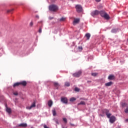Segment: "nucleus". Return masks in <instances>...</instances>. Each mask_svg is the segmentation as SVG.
Returning a JSON list of instances; mask_svg holds the SVG:
<instances>
[{"label":"nucleus","mask_w":128,"mask_h":128,"mask_svg":"<svg viewBox=\"0 0 128 128\" xmlns=\"http://www.w3.org/2000/svg\"><path fill=\"white\" fill-rule=\"evenodd\" d=\"M103 113L106 114L107 118H110V122L111 124H114V122H116V116H112V114L110 113V110H108V109L104 110Z\"/></svg>","instance_id":"1"},{"label":"nucleus","mask_w":128,"mask_h":128,"mask_svg":"<svg viewBox=\"0 0 128 128\" xmlns=\"http://www.w3.org/2000/svg\"><path fill=\"white\" fill-rule=\"evenodd\" d=\"M48 8L49 10H50V12H56L58 10V6L54 4L50 5L48 7Z\"/></svg>","instance_id":"2"},{"label":"nucleus","mask_w":128,"mask_h":128,"mask_svg":"<svg viewBox=\"0 0 128 128\" xmlns=\"http://www.w3.org/2000/svg\"><path fill=\"white\" fill-rule=\"evenodd\" d=\"M26 86V84H28V82L26 81H22L20 82L14 83L13 85V88H16V86Z\"/></svg>","instance_id":"3"},{"label":"nucleus","mask_w":128,"mask_h":128,"mask_svg":"<svg viewBox=\"0 0 128 128\" xmlns=\"http://www.w3.org/2000/svg\"><path fill=\"white\" fill-rule=\"evenodd\" d=\"M75 8L77 12H82L83 10L82 6V5L77 4Z\"/></svg>","instance_id":"4"},{"label":"nucleus","mask_w":128,"mask_h":128,"mask_svg":"<svg viewBox=\"0 0 128 128\" xmlns=\"http://www.w3.org/2000/svg\"><path fill=\"white\" fill-rule=\"evenodd\" d=\"M82 74V71L80 70L77 72L72 74L73 76L75 78H80Z\"/></svg>","instance_id":"5"},{"label":"nucleus","mask_w":128,"mask_h":128,"mask_svg":"<svg viewBox=\"0 0 128 128\" xmlns=\"http://www.w3.org/2000/svg\"><path fill=\"white\" fill-rule=\"evenodd\" d=\"M98 14H100V12L98 10H95L91 13V16H98Z\"/></svg>","instance_id":"6"},{"label":"nucleus","mask_w":128,"mask_h":128,"mask_svg":"<svg viewBox=\"0 0 128 128\" xmlns=\"http://www.w3.org/2000/svg\"><path fill=\"white\" fill-rule=\"evenodd\" d=\"M32 108H36V101H34L30 106L27 107V108H28V110H32Z\"/></svg>","instance_id":"7"},{"label":"nucleus","mask_w":128,"mask_h":128,"mask_svg":"<svg viewBox=\"0 0 128 128\" xmlns=\"http://www.w3.org/2000/svg\"><path fill=\"white\" fill-rule=\"evenodd\" d=\"M61 102H63V104H68V98H62Z\"/></svg>","instance_id":"8"},{"label":"nucleus","mask_w":128,"mask_h":128,"mask_svg":"<svg viewBox=\"0 0 128 128\" xmlns=\"http://www.w3.org/2000/svg\"><path fill=\"white\" fill-rule=\"evenodd\" d=\"M6 112H8V114H12V109L8 107L7 104L6 105Z\"/></svg>","instance_id":"9"},{"label":"nucleus","mask_w":128,"mask_h":128,"mask_svg":"<svg viewBox=\"0 0 128 128\" xmlns=\"http://www.w3.org/2000/svg\"><path fill=\"white\" fill-rule=\"evenodd\" d=\"M116 78V77H114V75H110L108 77V80H112Z\"/></svg>","instance_id":"10"},{"label":"nucleus","mask_w":128,"mask_h":128,"mask_svg":"<svg viewBox=\"0 0 128 128\" xmlns=\"http://www.w3.org/2000/svg\"><path fill=\"white\" fill-rule=\"evenodd\" d=\"M18 126L22 128H26L28 126V124H26L22 123L18 125Z\"/></svg>","instance_id":"11"},{"label":"nucleus","mask_w":128,"mask_h":128,"mask_svg":"<svg viewBox=\"0 0 128 128\" xmlns=\"http://www.w3.org/2000/svg\"><path fill=\"white\" fill-rule=\"evenodd\" d=\"M80 22V19L79 18H76L74 19L73 22V24H78Z\"/></svg>","instance_id":"12"},{"label":"nucleus","mask_w":128,"mask_h":128,"mask_svg":"<svg viewBox=\"0 0 128 128\" xmlns=\"http://www.w3.org/2000/svg\"><path fill=\"white\" fill-rule=\"evenodd\" d=\"M103 18H104L106 20H110V16L108 15V13H106Z\"/></svg>","instance_id":"13"},{"label":"nucleus","mask_w":128,"mask_h":128,"mask_svg":"<svg viewBox=\"0 0 128 128\" xmlns=\"http://www.w3.org/2000/svg\"><path fill=\"white\" fill-rule=\"evenodd\" d=\"M106 12L104 11L101 10L99 12V14L101 16H104V14H106Z\"/></svg>","instance_id":"14"},{"label":"nucleus","mask_w":128,"mask_h":128,"mask_svg":"<svg viewBox=\"0 0 128 128\" xmlns=\"http://www.w3.org/2000/svg\"><path fill=\"white\" fill-rule=\"evenodd\" d=\"M112 84V82H110L107 83H106L105 86H110Z\"/></svg>","instance_id":"15"},{"label":"nucleus","mask_w":128,"mask_h":128,"mask_svg":"<svg viewBox=\"0 0 128 128\" xmlns=\"http://www.w3.org/2000/svg\"><path fill=\"white\" fill-rule=\"evenodd\" d=\"M48 106H50H50H52V101L51 100H49L48 102Z\"/></svg>","instance_id":"16"},{"label":"nucleus","mask_w":128,"mask_h":128,"mask_svg":"<svg viewBox=\"0 0 128 128\" xmlns=\"http://www.w3.org/2000/svg\"><path fill=\"white\" fill-rule=\"evenodd\" d=\"M52 112L54 116H56V109L52 110Z\"/></svg>","instance_id":"17"},{"label":"nucleus","mask_w":128,"mask_h":128,"mask_svg":"<svg viewBox=\"0 0 128 128\" xmlns=\"http://www.w3.org/2000/svg\"><path fill=\"white\" fill-rule=\"evenodd\" d=\"M86 38H87V40H90V34H86Z\"/></svg>","instance_id":"18"},{"label":"nucleus","mask_w":128,"mask_h":128,"mask_svg":"<svg viewBox=\"0 0 128 128\" xmlns=\"http://www.w3.org/2000/svg\"><path fill=\"white\" fill-rule=\"evenodd\" d=\"M98 74L96 73V72H92L91 74V75L92 76H98Z\"/></svg>","instance_id":"19"},{"label":"nucleus","mask_w":128,"mask_h":128,"mask_svg":"<svg viewBox=\"0 0 128 128\" xmlns=\"http://www.w3.org/2000/svg\"><path fill=\"white\" fill-rule=\"evenodd\" d=\"M54 86L56 88H58V86H60V84H58V82H54Z\"/></svg>","instance_id":"20"},{"label":"nucleus","mask_w":128,"mask_h":128,"mask_svg":"<svg viewBox=\"0 0 128 128\" xmlns=\"http://www.w3.org/2000/svg\"><path fill=\"white\" fill-rule=\"evenodd\" d=\"M70 102H74V100H76V98H72L70 100Z\"/></svg>","instance_id":"21"},{"label":"nucleus","mask_w":128,"mask_h":128,"mask_svg":"<svg viewBox=\"0 0 128 128\" xmlns=\"http://www.w3.org/2000/svg\"><path fill=\"white\" fill-rule=\"evenodd\" d=\"M80 104L84 105V104H86V102L84 101H81L78 104V106H80Z\"/></svg>","instance_id":"22"},{"label":"nucleus","mask_w":128,"mask_h":128,"mask_svg":"<svg viewBox=\"0 0 128 128\" xmlns=\"http://www.w3.org/2000/svg\"><path fill=\"white\" fill-rule=\"evenodd\" d=\"M65 86H70V82H65Z\"/></svg>","instance_id":"23"},{"label":"nucleus","mask_w":128,"mask_h":128,"mask_svg":"<svg viewBox=\"0 0 128 128\" xmlns=\"http://www.w3.org/2000/svg\"><path fill=\"white\" fill-rule=\"evenodd\" d=\"M64 20H66V18L62 17L60 19V22H64Z\"/></svg>","instance_id":"24"},{"label":"nucleus","mask_w":128,"mask_h":128,"mask_svg":"<svg viewBox=\"0 0 128 128\" xmlns=\"http://www.w3.org/2000/svg\"><path fill=\"white\" fill-rule=\"evenodd\" d=\"M118 32V30L116 29H112V32H113V33H116Z\"/></svg>","instance_id":"25"},{"label":"nucleus","mask_w":128,"mask_h":128,"mask_svg":"<svg viewBox=\"0 0 128 128\" xmlns=\"http://www.w3.org/2000/svg\"><path fill=\"white\" fill-rule=\"evenodd\" d=\"M63 120L65 124H66L68 122V120H66V118H63Z\"/></svg>","instance_id":"26"},{"label":"nucleus","mask_w":128,"mask_h":128,"mask_svg":"<svg viewBox=\"0 0 128 128\" xmlns=\"http://www.w3.org/2000/svg\"><path fill=\"white\" fill-rule=\"evenodd\" d=\"M74 90L75 92H80V88H75V89H74Z\"/></svg>","instance_id":"27"},{"label":"nucleus","mask_w":128,"mask_h":128,"mask_svg":"<svg viewBox=\"0 0 128 128\" xmlns=\"http://www.w3.org/2000/svg\"><path fill=\"white\" fill-rule=\"evenodd\" d=\"M30 26H34V22H32V21L30 24Z\"/></svg>","instance_id":"28"},{"label":"nucleus","mask_w":128,"mask_h":128,"mask_svg":"<svg viewBox=\"0 0 128 128\" xmlns=\"http://www.w3.org/2000/svg\"><path fill=\"white\" fill-rule=\"evenodd\" d=\"M126 114H128V107L124 110Z\"/></svg>","instance_id":"29"},{"label":"nucleus","mask_w":128,"mask_h":128,"mask_svg":"<svg viewBox=\"0 0 128 128\" xmlns=\"http://www.w3.org/2000/svg\"><path fill=\"white\" fill-rule=\"evenodd\" d=\"M38 32H40V34H42V28H39Z\"/></svg>","instance_id":"30"},{"label":"nucleus","mask_w":128,"mask_h":128,"mask_svg":"<svg viewBox=\"0 0 128 128\" xmlns=\"http://www.w3.org/2000/svg\"><path fill=\"white\" fill-rule=\"evenodd\" d=\"M14 96H18V92H14Z\"/></svg>","instance_id":"31"},{"label":"nucleus","mask_w":128,"mask_h":128,"mask_svg":"<svg viewBox=\"0 0 128 128\" xmlns=\"http://www.w3.org/2000/svg\"><path fill=\"white\" fill-rule=\"evenodd\" d=\"M78 50H82V46H79L78 48Z\"/></svg>","instance_id":"32"},{"label":"nucleus","mask_w":128,"mask_h":128,"mask_svg":"<svg viewBox=\"0 0 128 128\" xmlns=\"http://www.w3.org/2000/svg\"><path fill=\"white\" fill-rule=\"evenodd\" d=\"M12 10H8V11H7V12H12Z\"/></svg>","instance_id":"33"},{"label":"nucleus","mask_w":128,"mask_h":128,"mask_svg":"<svg viewBox=\"0 0 128 128\" xmlns=\"http://www.w3.org/2000/svg\"><path fill=\"white\" fill-rule=\"evenodd\" d=\"M55 122H56V124H58V120H55Z\"/></svg>","instance_id":"34"},{"label":"nucleus","mask_w":128,"mask_h":128,"mask_svg":"<svg viewBox=\"0 0 128 128\" xmlns=\"http://www.w3.org/2000/svg\"><path fill=\"white\" fill-rule=\"evenodd\" d=\"M54 18L53 17H52V16H50L48 18V19L50 20H53Z\"/></svg>","instance_id":"35"},{"label":"nucleus","mask_w":128,"mask_h":128,"mask_svg":"<svg viewBox=\"0 0 128 128\" xmlns=\"http://www.w3.org/2000/svg\"><path fill=\"white\" fill-rule=\"evenodd\" d=\"M44 128H50L49 127H48V126H46V124H44Z\"/></svg>","instance_id":"36"},{"label":"nucleus","mask_w":128,"mask_h":128,"mask_svg":"<svg viewBox=\"0 0 128 128\" xmlns=\"http://www.w3.org/2000/svg\"><path fill=\"white\" fill-rule=\"evenodd\" d=\"M96 0L97 2H100V0Z\"/></svg>","instance_id":"37"},{"label":"nucleus","mask_w":128,"mask_h":128,"mask_svg":"<svg viewBox=\"0 0 128 128\" xmlns=\"http://www.w3.org/2000/svg\"><path fill=\"white\" fill-rule=\"evenodd\" d=\"M126 106V104L125 103L122 104V106Z\"/></svg>","instance_id":"38"},{"label":"nucleus","mask_w":128,"mask_h":128,"mask_svg":"<svg viewBox=\"0 0 128 128\" xmlns=\"http://www.w3.org/2000/svg\"><path fill=\"white\" fill-rule=\"evenodd\" d=\"M125 122H128V118L126 119V120H125Z\"/></svg>","instance_id":"39"},{"label":"nucleus","mask_w":128,"mask_h":128,"mask_svg":"<svg viewBox=\"0 0 128 128\" xmlns=\"http://www.w3.org/2000/svg\"><path fill=\"white\" fill-rule=\"evenodd\" d=\"M36 18H38L40 17L38 16H36Z\"/></svg>","instance_id":"40"},{"label":"nucleus","mask_w":128,"mask_h":128,"mask_svg":"<svg viewBox=\"0 0 128 128\" xmlns=\"http://www.w3.org/2000/svg\"><path fill=\"white\" fill-rule=\"evenodd\" d=\"M70 125L71 126H74V124H70Z\"/></svg>","instance_id":"41"}]
</instances>
